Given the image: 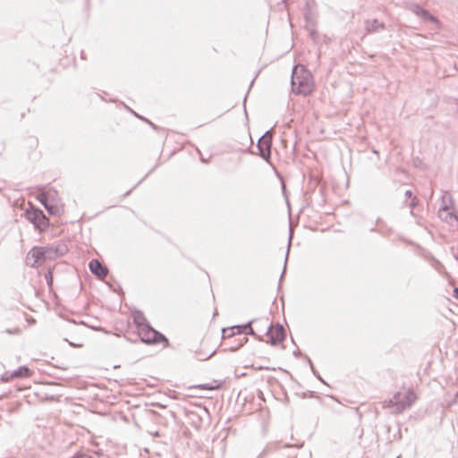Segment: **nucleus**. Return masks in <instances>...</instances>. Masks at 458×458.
Instances as JSON below:
<instances>
[{
    "mask_svg": "<svg viewBox=\"0 0 458 458\" xmlns=\"http://www.w3.org/2000/svg\"><path fill=\"white\" fill-rule=\"evenodd\" d=\"M315 88L313 76L303 65H296L292 76L293 91L300 95H310Z\"/></svg>",
    "mask_w": 458,
    "mask_h": 458,
    "instance_id": "f257e3e1",
    "label": "nucleus"
},
{
    "mask_svg": "<svg viewBox=\"0 0 458 458\" xmlns=\"http://www.w3.org/2000/svg\"><path fill=\"white\" fill-rule=\"evenodd\" d=\"M417 399L416 394L411 387L403 386L391 399L383 403V407L391 408L395 413L403 412Z\"/></svg>",
    "mask_w": 458,
    "mask_h": 458,
    "instance_id": "f03ea898",
    "label": "nucleus"
},
{
    "mask_svg": "<svg viewBox=\"0 0 458 458\" xmlns=\"http://www.w3.org/2000/svg\"><path fill=\"white\" fill-rule=\"evenodd\" d=\"M57 196L55 190L49 189L39 193L38 199L51 215L62 216L64 212V206L59 199L55 200Z\"/></svg>",
    "mask_w": 458,
    "mask_h": 458,
    "instance_id": "7ed1b4c3",
    "label": "nucleus"
},
{
    "mask_svg": "<svg viewBox=\"0 0 458 458\" xmlns=\"http://www.w3.org/2000/svg\"><path fill=\"white\" fill-rule=\"evenodd\" d=\"M218 347V341L212 336H205L194 344V353L200 360H205L213 356Z\"/></svg>",
    "mask_w": 458,
    "mask_h": 458,
    "instance_id": "20e7f679",
    "label": "nucleus"
},
{
    "mask_svg": "<svg viewBox=\"0 0 458 458\" xmlns=\"http://www.w3.org/2000/svg\"><path fill=\"white\" fill-rule=\"evenodd\" d=\"M138 335L143 342L148 344L163 343L165 345L168 344L167 339L148 325L142 326V327L138 330Z\"/></svg>",
    "mask_w": 458,
    "mask_h": 458,
    "instance_id": "39448f33",
    "label": "nucleus"
},
{
    "mask_svg": "<svg viewBox=\"0 0 458 458\" xmlns=\"http://www.w3.org/2000/svg\"><path fill=\"white\" fill-rule=\"evenodd\" d=\"M27 217L41 232L47 230L49 225L47 217L41 210L31 209L27 211Z\"/></svg>",
    "mask_w": 458,
    "mask_h": 458,
    "instance_id": "423d86ee",
    "label": "nucleus"
},
{
    "mask_svg": "<svg viewBox=\"0 0 458 458\" xmlns=\"http://www.w3.org/2000/svg\"><path fill=\"white\" fill-rule=\"evenodd\" d=\"M267 338L273 345L280 344L285 338V330L280 325H272L267 333Z\"/></svg>",
    "mask_w": 458,
    "mask_h": 458,
    "instance_id": "0eeeda50",
    "label": "nucleus"
},
{
    "mask_svg": "<svg viewBox=\"0 0 458 458\" xmlns=\"http://www.w3.org/2000/svg\"><path fill=\"white\" fill-rule=\"evenodd\" d=\"M46 249L42 247H35L30 250L27 255V262L31 267H38L45 260Z\"/></svg>",
    "mask_w": 458,
    "mask_h": 458,
    "instance_id": "6e6552de",
    "label": "nucleus"
},
{
    "mask_svg": "<svg viewBox=\"0 0 458 458\" xmlns=\"http://www.w3.org/2000/svg\"><path fill=\"white\" fill-rule=\"evenodd\" d=\"M86 331L87 330H85L84 328H74V330L72 331V333L70 336V339H67L70 345H72L73 347H78V348L82 347L84 345L85 340H86V337H85Z\"/></svg>",
    "mask_w": 458,
    "mask_h": 458,
    "instance_id": "1a4fd4ad",
    "label": "nucleus"
},
{
    "mask_svg": "<svg viewBox=\"0 0 458 458\" xmlns=\"http://www.w3.org/2000/svg\"><path fill=\"white\" fill-rule=\"evenodd\" d=\"M90 271L98 277L104 279L107 276V268L104 267L98 259L89 262Z\"/></svg>",
    "mask_w": 458,
    "mask_h": 458,
    "instance_id": "9d476101",
    "label": "nucleus"
},
{
    "mask_svg": "<svg viewBox=\"0 0 458 458\" xmlns=\"http://www.w3.org/2000/svg\"><path fill=\"white\" fill-rule=\"evenodd\" d=\"M261 156L267 159L270 156V141L267 138H262L259 142Z\"/></svg>",
    "mask_w": 458,
    "mask_h": 458,
    "instance_id": "9b49d317",
    "label": "nucleus"
},
{
    "mask_svg": "<svg viewBox=\"0 0 458 458\" xmlns=\"http://www.w3.org/2000/svg\"><path fill=\"white\" fill-rule=\"evenodd\" d=\"M240 335V336H242V331H241V328L239 327H230V328H225L223 330V339L225 341L234 335Z\"/></svg>",
    "mask_w": 458,
    "mask_h": 458,
    "instance_id": "f8f14e48",
    "label": "nucleus"
},
{
    "mask_svg": "<svg viewBox=\"0 0 458 458\" xmlns=\"http://www.w3.org/2000/svg\"><path fill=\"white\" fill-rule=\"evenodd\" d=\"M132 318H133V322L137 326V331L140 330L142 327V326L148 325L146 318L140 311L134 312L132 315Z\"/></svg>",
    "mask_w": 458,
    "mask_h": 458,
    "instance_id": "ddd939ff",
    "label": "nucleus"
},
{
    "mask_svg": "<svg viewBox=\"0 0 458 458\" xmlns=\"http://www.w3.org/2000/svg\"><path fill=\"white\" fill-rule=\"evenodd\" d=\"M223 383L221 381H213L211 383H206L199 385L198 387L204 390H218L222 387Z\"/></svg>",
    "mask_w": 458,
    "mask_h": 458,
    "instance_id": "4468645a",
    "label": "nucleus"
},
{
    "mask_svg": "<svg viewBox=\"0 0 458 458\" xmlns=\"http://www.w3.org/2000/svg\"><path fill=\"white\" fill-rule=\"evenodd\" d=\"M384 29V24L377 20L369 21L367 22V30L369 31H377Z\"/></svg>",
    "mask_w": 458,
    "mask_h": 458,
    "instance_id": "2eb2a0df",
    "label": "nucleus"
},
{
    "mask_svg": "<svg viewBox=\"0 0 458 458\" xmlns=\"http://www.w3.org/2000/svg\"><path fill=\"white\" fill-rule=\"evenodd\" d=\"M31 376V371L26 367H21L12 375V377H29Z\"/></svg>",
    "mask_w": 458,
    "mask_h": 458,
    "instance_id": "dca6fc26",
    "label": "nucleus"
},
{
    "mask_svg": "<svg viewBox=\"0 0 458 458\" xmlns=\"http://www.w3.org/2000/svg\"><path fill=\"white\" fill-rule=\"evenodd\" d=\"M454 296L458 299V288L454 289Z\"/></svg>",
    "mask_w": 458,
    "mask_h": 458,
    "instance_id": "f3484780",
    "label": "nucleus"
}]
</instances>
